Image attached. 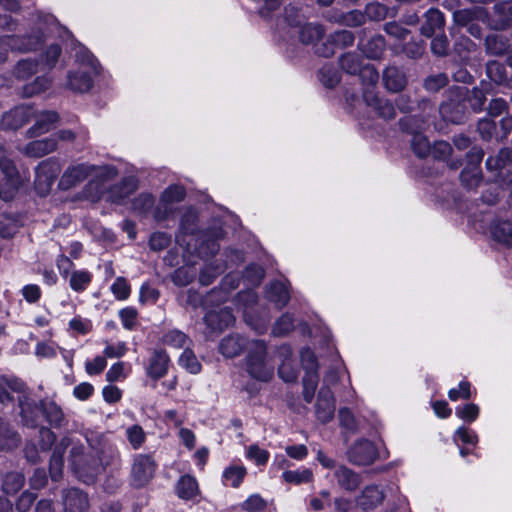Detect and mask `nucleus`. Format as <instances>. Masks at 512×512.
<instances>
[{
    "instance_id": "58",
    "label": "nucleus",
    "mask_w": 512,
    "mask_h": 512,
    "mask_svg": "<svg viewBox=\"0 0 512 512\" xmlns=\"http://www.w3.org/2000/svg\"><path fill=\"white\" fill-rule=\"evenodd\" d=\"M225 266L224 265H217L214 266L212 264L206 265L199 274V282L203 286L210 285L215 278L224 271Z\"/></svg>"
},
{
    "instance_id": "7",
    "label": "nucleus",
    "mask_w": 512,
    "mask_h": 512,
    "mask_svg": "<svg viewBox=\"0 0 512 512\" xmlns=\"http://www.w3.org/2000/svg\"><path fill=\"white\" fill-rule=\"evenodd\" d=\"M155 470L156 463L150 455H136L131 468L132 485L137 488L145 486L154 477Z\"/></svg>"
},
{
    "instance_id": "43",
    "label": "nucleus",
    "mask_w": 512,
    "mask_h": 512,
    "mask_svg": "<svg viewBox=\"0 0 512 512\" xmlns=\"http://www.w3.org/2000/svg\"><path fill=\"white\" fill-rule=\"evenodd\" d=\"M25 478L20 472H9L5 474L2 481V490L6 494H16L24 485Z\"/></svg>"
},
{
    "instance_id": "9",
    "label": "nucleus",
    "mask_w": 512,
    "mask_h": 512,
    "mask_svg": "<svg viewBox=\"0 0 512 512\" xmlns=\"http://www.w3.org/2000/svg\"><path fill=\"white\" fill-rule=\"evenodd\" d=\"M362 97L365 104L370 107L378 117L386 121L393 120L396 117L395 105L391 100L380 97L371 89L362 90Z\"/></svg>"
},
{
    "instance_id": "4",
    "label": "nucleus",
    "mask_w": 512,
    "mask_h": 512,
    "mask_svg": "<svg viewBox=\"0 0 512 512\" xmlns=\"http://www.w3.org/2000/svg\"><path fill=\"white\" fill-rule=\"evenodd\" d=\"M317 460L323 467L334 469V480L341 489L347 492H354L361 485L363 479L360 473L355 472L343 464L337 465L334 459L326 456L321 450L317 452Z\"/></svg>"
},
{
    "instance_id": "62",
    "label": "nucleus",
    "mask_w": 512,
    "mask_h": 512,
    "mask_svg": "<svg viewBox=\"0 0 512 512\" xmlns=\"http://www.w3.org/2000/svg\"><path fill=\"white\" fill-rule=\"evenodd\" d=\"M36 170L39 171L40 174H46L48 177H50V179L56 180L60 173L61 167L57 159L49 158L45 161H42L36 167Z\"/></svg>"
},
{
    "instance_id": "2",
    "label": "nucleus",
    "mask_w": 512,
    "mask_h": 512,
    "mask_svg": "<svg viewBox=\"0 0 512 512\" xmlns=\"http://www.w3.org/2000/svg\"><path fill=\"white\" fill-rule=\"evenodd\" d=\"M117 175V169L113 166H96L89 163H78L69 166L61 176L59 187L68 190L75 187L90 176L101 180L113 179Z\"/></svg>"
},
{
    "instance_id": "49",
    "label": "nucleus",
    "mask_w": 512,
    "mask_h": 512,
    "mask_svg": "<svg viewBox=\"0 0 512 512\" xmlns=\"http://www.w3.org/2000/svg\"><path fill=\"white\" fill-rule=\"evenodd\" d=\"M239 286V280L233 275H226L221 283L219 288H215L217 290L216 293V301L218 303L225 302L229 292L236 289Z\"/></svg>"
},
{
    "instance_id": "55",
    "label": "nucleus",
    "mask_w": 512,
    "mask_h": 512,
    "mask_svg": "<svg viewBox=\"0 0 512 512\" xmlns=\"http://www.w3.org/2000/svg\"><path fill=\"white\" fill-rule=\"evenodd\" d=\"M329 41L334 44V47L346 48L353 45L355 36L349 30H340L330 34Z\"/></svg>"
},
{
    "instance_id": "57",
    "label": "nucleus",
    "mask_w": 512,
    "mask_h": 512,
    "mask_svg": "<svg viewBox=\"0 0 512 512\" xmlns=\"http://www.w3.org/2000/svg\"><path fill=\"white\" fill-rule=\"evenodd\" d=\"M320 82L327 88H333L339 83L337 71L330 65H324L318 71Z\"/></svg>"
},
{
    "instance_id": "3",
    "label": "nucleus",
    "mask_w": 512,
    "mask_h": 512,
    "mask_svg": "<svg viewBox=\"0 0 512 512\" xmlns=\"http://www.w3.org/2000/svg\"><path fill=\"white\" fill-rule=\"evenodd\" d=\"M246 371L258 380L267 382L273 377L274 365L267 358V345L263 340H251L246 356Z\"/></svg>"
},
{
    "instance_id": "46",
    "label": "nucleus",
    "mask_w": 512,
    "mask_h": 512,
    "mask_svg": "<svg viewBox=\"0 0 512 512\" xmlns=\"http://www.w3.org/2000/svg\"><path fill=\"white\" fill-rule=\"evenodd\" d=\"M448 83L449 78L446 73L431 74L423 80V88L428 92L436 93Z\"/></svg>"
},
{
    "instance_id": "63",
    "label": "nucleus",
    "mask_w": 512,
    "mask_h": 512,
    "mask_svg": "<svg viewBox=\"0 0 512 512\" xmlns=\"http://www.w3.org/2000/svg\"><path fill=\"white\" fill-rule=\"evenodd\" d=\"M486 49L492 55H503L508 46L501 36L493 35L486 38Z\"/></svg>"
},
{
    "instance_id": "20",
    "label": "nucleus",
    "mask_w": 512,
    "mask_h": 512,
    "mask_svg": "<svg viewBox=\"0 0 512 512\" xmlns=\"http://www.w3.org/2000/svg\"><path fill=\"white\" fill-rule=\"evenodd\" d=\"M169 361V356L164 350H154L146 367L147 376L153 380L164 377L168 372Z\"/></svg>"
},
{
    "instance_id": "35",
    "label": "nucleus",
    "mask_w": 512,
    "mask_h": 512,
    "mask_svg": "<svg viewBox=\"0 0 512 512\" xmlns=\"http://www.w3.org/2000/svg\"><path fill=\"white\" fill-rule=\"evenodd\" d=\"M493 239L508 247H512V223L509 221H498L491 227Z\"/></svg>"
},
{
    "instance_id": "32",
    "label": "nucleus",
    "mask_w": 512,
    "mask_h": 512,
    "mask_svg": "<svg viewBox=\"0 0 512 512\" xmlns=\"http://www.w3.org/2000/svg\"><path fill=\"white\" fill-rule=\"evenodd\" d=\"M267 298L278 308H283L290 300V294L286 285L280 281L272 282L266 291Z\"/></svg>"
},
{
    "instance_id": "16",
    "label": "nucleus",
    "mask_w": 512,
    "mask_h": 512,
    "mask_svg": "<svg viewBox=\"0 0 512 512\" xmlns=\"http://www.w3.org/2000/svg\"><path fill=\"white\" fill-rule=\"evenodd\" d=\"M64 512H86L89 508L87 494L77 488L63 490Z\"/></svg>"
},
{
    "instance_id": "38",
    "label": "nucleus",
    "mask_w": 512,
    "mask_h": 512,
    "mask_svg": "<svg viewBox=\"0 0 512 512\" xmlns=\"http://www.w3.org/2000/svg\"><path fill=\"white\" fill-rule=\"evenodd\" d=\"M460 180L469 190L476 188L482 181V173L477 165H467L460 174Z\"/></svg>"
},
{
    "instance_id": "33",
    "label": "nucleus",
    "mask_w": 512,
    "mask_h": 512,
    "mask_svg": "<svg viewBox=\"0 0 512 512\" xmlns=\"http://www.w3.org/2000/svg\"><path fill=\"white\" fill-rule=\"evenodd\" d=\"M325 30L323 26L314 23L303 25L299 31V39L305 45H315L323 39Z\"/></svg>"
},
{
    "instance_id": "44",
    "label": "nucleus",
    "mask_w": 512,
    "mask_h": 512,
    "mask_svg": "<svg viewBox=\"0 0 512 512\" xmlns=\"http://www.w3.org/2000/svg\"><path fill=\"white\" fill-rule=\"evenodd\" d=\"M22 222L18 216L3 215L0 219V236L2 238H11L19 230Z\"/></svg>"
},
{
    "instance_id": "51",
    "label": "nucleus",
    "mask_w": 512,
    "mask_h": 512,
    "mask_svg": "<svg viewBox=\"0 0 512 512\" xmlns=\"http://www.w3.org/2000/svg\"><path fill=\"white\" fill-rule=\"evenodd\" d=\"M411 148L419 158H425L430 154L431 145L426 136L422 133H415L411 139Z\"/></svg>"
},
{
    "instance_id": "40",
    "label": "nucleus",
    "mask_w": 512,
    "mask_h": 512,
    "mask_svg": "<svg viewBox=\"0 0 512 512\" xmlns=\"http://www.w3.org/2000/svg\"><path fill=\"white\" fill-rule=\"evenodd\" d=\"M482 9L479 7H472L466 9H459L453 12V21L458 26L471 25L473 21L481 17Z\"/></svg>"
},
{
    "instance_id": "47",
    "label": "nucleus",
    "mask_w": 512,
    "mask_h": 512,
    "mask_svg": "<svg viewBox=\"0 0 512 512\" xmlns=\"http://www.w3.org/2000/svg\"><path fill=\"white\" fill-rule=\"evenodd\" d=\"M76 60L81 66L86 67V71L93 72V75L99 73V63L97 59L86 48H79L76 52Z\"/></svg>"
},
{
    "instance_id": "24",
    "label": "nucleus",
    "mask_w": 512,
    "mask_h": 512,
    "mask_svg": "<svg viewBox=\"0 0 512 512\" xmlns=\"http://www.w3.org/2000/svg\"><path fill=\"white\" fill-rule=\"evenodd\" d=\"M384 493L377 485L366 486L357 498L358 505L364 509H374L384 500Z\"/></svg>"
},
{
    "instance_id": "29",
    "label": "nucleus",
    "mask_w": 512,
    "mask_h": 512,
    "mask_svg": "<svg viewBox=\"0 0 512 512\" xmlns=\"http://www.w3.org/2000/svg\"><path fill=\"white\" fill-rule=\"evenodd\" d=\"M21 442L19 434L4 419L0 418V450H11Z\"/></svg>"
},
{
    "instance_id": "18",
    "label": "nucleus",
    "mask_w": 512,
    "mask_h": 512,
    "mask_svg": "<svg viewBox=\"0 0 512 512\" xmlns=\"http://www.w3.org/2000/svg\"><path fill=\"white\" fill-rule=\"evenodd\" d=\"M500 124L504 130L503 135L499 138L497 135L496 122L484 118L478 121L477 130L484 141H491L492 139L501 140L507 136V133L512 129V117L503 118Z\"/></svg>"
},
{
    "instance_id": "28",
    "label": "nucleus",
    "mask_w": 512,
    "mask_h": 512,
    "mask_svg": "<svg viewBox=\"0 0 512 512\" xmlns=\"http://www.w3.org/2000/svg\"><path fill=\"white\" fill-rule=\"evenodd\" d=\"M138 187V181L134 177H126L119 184L110 189V197L113 202L120 203L129 197Z\"/></svg>"
},
{
    "instance_id": "50",
    "label": "nucleus",
    "mask_w": 512,
    "mask_h": 512,
    "mask_svg": "<svg viewBox=\"0 0 512 512\" xmlns=\"http://www.w3.org/2000/svg\"><path fill=\"white\" fill-rule=\"evenodd\" d=\"M246 475V468L244 466H230L223 472V479L227 485L238 487Z\"/></svg>"
},
{
    "instance_id": "56",
    "label": "nucleus",
    "mask_w": 512,
    "mask_h": 512,
    "mask_svg": "<svg viewBox=\"0 0 512 512\" xmlns=\"http://www.w3.org/2000/svg\"><path fill=\"white\" fill-rule=\"evenodd\" d=\"M267 507V501L259 494L249 496L240 505V509L244 512H263Z\"/></svg>"
},
{
    "instance_id": "14",
    "label": "nucleus",
    "mask_w": 512,
    "mask_h": 512,
    "mask_svg": "<svg viewBox=\"0 0 512 512\" xmlns=\"http://www.w3.org/2000/svg\"><path fill=\"white\" fill-rule=\"evenodd\" d=\"M315 413L322 423H327L334 417L335 399L328 386L323 385L319 390Z\"/></svg>"
},
{
    "instance_id": "60",
    "label": "nucleus",
    "mask_w": 512,
    "mask_h": 512,
    "mask_svg": "<svg viewBox=\"0 0 512 512\" xmlns=\"http://www.w3.org/2000/svg\"><path fill=\"white\" fill-rule=\"evenodd\" d=\"M294 328L293 317L289 314H283L274 324L272 333L275 336H285Z\"/></svg>"
},
{
    "instance_id": "31",
    "label": "nucleus",
    "mask_w": 512,
    "mask_h": 512,
    "mask_svg": "<svg viewBox=\"0 0 512 512\" xmlns=\"http://www.w3.org/2000/svg\"><path fill=\"white\" fill-rule=\"evenodd\" d=\"M488 78L497 85H505L512 88V77L507 78L505 66L496 60L488 61L486 64Z\"/></svg>"
},
{
    "instance_id": "34",
    "label": "nucleus",
    "mask_w": 512,
    "mask_h": 512,
    "mask_svg": "<svg viewBox=\"0 0 512 512\" xmlns=\"http://www.w3.org/2000/svg\"><path fill=\"white\" fill-rule=\"evenodd\" d=\"M176 493L179 498L190 500L199 493L196 479L190 475L182 476L176 484Z\"/></svg>"
},
{
    "instance_id": "10",
    "label": "nucleus",
    "mask_w": 512,
    "mask_h": 512,
    "mask_svg": "<svg viewBox=\"0 0 512 512\" xmlns=\"http://www.w3.org/2000/svg\"><path fill=\"white\" fill-rule=\"evenodd\" d=\"M186 195L185 188L181 185H170L161 195V205L154 211V218L157 221L165 220L172 213L170 205L184 200Z\"/></svg>"
},
{
    "instance_id": "54",
    "label": "nucleus",
    "mask_w": 512,
    "mask_h": 512,
    "mask_svg": "<svg viewBox=\"0 0 512 512\" xmlns=\"http://www.w3.org/2000/svg\"><path fill=\"white\" fill-rule=\"evenodd\" d=\"M282 477L287 483L299 485L301 483L310 482L313 474L309 469L287 470L283 472Z\"/></svg>"
},
{
    "instance_id": "37",
    "label": "nucleus",
    "mask_w": 512,
    "mask_h": 512,
    "mask_svg": "<svg viewBox=\"0 0 512 512\" xmlns=\"http://www.w3.org/2000/svg\"><path fill=\"white\" fill-rule=\"evenodd\" d=\"M426 122L425 116L407 115L402 117L398 124L401 131L414 136L415 133H421Z\"/></svg>"
},
{
    "instance_id": "15",
    "label": "nucleus",
    "mask_w": 512,
    "mask_h": 512,
    "mask_svg": "<svg viewBox=\"0 0 512 512\" xmlns=\"http://www.w3.org/2000/svg\"><path fill=\"white\" fill-rule=\"evenodd\" d=\"M382 83L388 92L399 93L406 88L408 77L399 67L389 65L382 72Z\"/></svg>"
},
{
    "instance_id": "64",
    "label": "nucleus",
    "mask_w": 512,
    "mask_h": 512,
    "mask_svg": "<svg viewBox=\"0 0 512 512\" xmlns=\"http://www.w3.org/2000/svg\"><path fill=\"white\" fill-rule=\"evenodd\" d=\"M403 53L410 59H420L425 52V42L423 40H411L404 44Z\"/></svg>"
},
{
    "instance_id": "12",
    "label": "nucleus",
    "mask_w": 512,
    "mask_h": 512,
    "mask_svg": "<svg viewBox=\"0 0 512 512\" xmlns=\"http://www.w3.org/2000/svg\"><path fill=\"white\" fill-rule=\"evenodd\" d=\"M21 423L29 428H36L39 425V414L41 413L40 401L37 402L29 394L18 396Z\"/></svg>"
},
{
    "instance_id": "21",
    "label": "nucleus",
    "mask_w": 512,
    "mask_h": 512,
    "mask_svg": "<svg viewBox=\"0 0 512 512\" xmlns=\"http://www.w3.org/2000/svg\"><path fill=\"white\" fill-rule=\"evenodd\" d=\"M59 120L55 111H42L35 115V123L27 130L29 137L39 136L50 131Z\"/></svg>"
},
{
    "instance_id": "59",
    "label": "nucleus",
    "mask_w": 512,
    "mask_h": 512,
    "mask_svg": "<svg viewBox=\"0 0 512 512\" xmlns=\"http://www.w3.org/2000/svg\"><path fill=\"white\" fill-rule=\"evenodd\" d=\"M111 292L117 300H126L131 294V287L124 277H117L111 285Z\"/></svg>"
},
{
    "instance_id": "42",
    "label": "nucleus",
    "mask_w": 512,
    "mask_h": 512,
    "mask_svg": "<svg viewBox=\"0 0 512 512\" xmlns=\"http://www.w3.org/2000/svg\"><path fill=\"white\" fill-rule=\"evenodd\" d=\"M339 64L343 71L350 75H356L362 68V58L355 52H348L339 58Z\"/></svg>"
},
{
    "instance_id": "53",
    "label": "nucleus",
    "mask_w": 512,
    "mask_h": 512,
    "mask_svg": "<svg viewBox=\"0 0 512 512\" xmlns=\"http://www.w3.org/2000/svg\"><path fill=\"white\" fill-rule=\"evenodd\" d=\"M126 437L129 444L134 450L139 449L146 440V434L143 428L138 424L129 426L126 429Z\"/></svg>"
},
{
    "instance_id": "6",
    "label": "nucleus",
    "mask_w": 512,
    "mask_h": 512,
    "mask_svg": "<svg viewBox=\"0 0 512 512\" xmlns=\"http://www.w3.org/2000/svg\"><path fill=\"white\" fill-rule=\"evenodd\" d=\"M45 41L44 32L38 28L27 35H5L1 38L2 47L10 48L19 52H29L36 50Z\"/></svg>"
},
{
    "instance_id": "22",
    "label": "nucleus",
    "mask_w": 512,
    "mask_h": 512,
    "mask_svg": "<svg viewBox=\"0 0 512 512\" xmlns=\"http://www.w3.org/2000/svg\"><path fill=\"white\" fill-rule=\"evenodd\" d=\"M249 343L240 335H228L219 343V352L227 358H233L240 355L244 348L248 350Z\"/></svg>"
},
{
    "instance_id": "52",
    "label": "nucleus",
    "mask_w": 512,
    "mask_h": 512,
    "mask_svg": "<svg viewBox=\"0 0 512 512\" xmlns=\"http://www.w3.org/2000/svg\"><path fill=\"white\" fill-rule=\"evenodd\" d=\"M216 289H212L205 297H202L198 292L194 290H189L187 292V304L192 306L193 308H197L199 306H205L209 303H213L214 298L216 299Z\"/></svg>"
},
{
    "instance_id": "8",
    "label": "nucleus",
    "mask_w": 512,
    "mask_h": 512,
    "mask_svg": "<svg viewBox=\"0 0 512 512\" xmlns=\"http://www.w3.org/2000/svg\"><path fill=\"white\" fill-rule=\"evenodd\" d=\"M350 463L357 466L371 465L378 458V450L373 442L367 439L356 441L346 452Z\"/></svg>"
},
{
    "instance_id": "5",
    "label": "nucleus",
    "mask_w": 512,
    "mask_h": 512,
    "mask_svg": "<svg viewBox=\"0 0 512 512\" xmlns=\"http://www.w3.org/2000/svg\"><path fill=\"white\" fill-rule=\"evenodd\" d=\"M439 113L446 122L460 124L465 121L467 105L463 87L449 89L447 100L439 106Z\"/></svg>"
},
{
    "instance_id": "41",
    "label": "nucleus",
    "mask_w": 512,
    "mask_h": 512,
    "mask_svg": "<svg viewBox=\"0 0 512 512\" xmlns=\"http://www.w3.org/2000/svg\"><path fill=\"white\" fill-rule=\"evenodd\" d=\"M0 170L7 181H20L14 162L8 157L5 147L0 143Z\"/></svg>"
},
{
    "instance_id": "30",
    "label": "nucleus",
    "mask_w": 512,
    "mask_h": 512,
    "mask_svg": "<svg viewBox=\"0 0 512 512\" xmlns=\"http://www.w3.org/2000/svg\"><path fill=\"white\" fill-rule=\"evenodd\" d=\"M99 460L101 461V470L106 467H118L121 464L120 452L116 445L110 443H103L100 451L98 452Z\"/></svg>"
},
{
    "instance_id": "17",
    "label": "nucleus",
    "mask_w": 512,
    "mask_h": 512,
    "mask_svg": "<svg viewBox=\"0 0 512 512\" xmlns=\"http://www.w3.org/2000/svg\"><path fill=\"white\" fill-rule=\"evenodd\" d=\"M445 16L437 8H430L424 14V22L420 27V33L427 37H433L437 32H444Z\"/></svg>"
},
{
    "instance_id": "23",
    "label": "nucleus",
    "mask_w": 512,
    "mask_h": 512,
    "mask_svg": "<svg viewBox=\"0 0 512 512\" xmlns=\"http://www.w3.org/2000/svg\"><path fill=\"white\" fill-rule=\"evenodd\" d=\"M204 321L213 331H222L234 322V316L227 308L208 311Z\"/></svg>"
},
{
    "instance_id": "27",
    "label": "nucleus",
    "mask_w": 512,
    "mask_h": 512,
    "mask_svg": "<svg viewBox=\"0 0 512 512\" xmlns=\"http://www.w3.org/2000/svg\"><path fill=\"white\" fill-rule=\"evenodd\" d=\"M93 72L86 71V70H78L74 73H70L68 75V87L75 91L84 93L91 89L93 85V78H92Z\"/></svg>"
},
{
    "instance_id": "48",
    "label": "nucleus",
    "mask_w": 512,
    "mask_h": 512,
    "mask_svg": "<svg viewBox=\"0 0 512 512\" xmlns=\"http://www.w3.org/2000/svg\"><path fill=\"white\" fill-rule=\"evenodd\" d=\"M357 74H359L363 90L371 89L374 91V87L379 80V73L376 68L372 65H363Z\"/></svg>"
},
{
    "instance_id": "45",
    "label": "nucleus",
    "mask_w": 512,
    "mask_h": 512,
    "mask_svg": "<svg viewBox=\"0 0 512 512\" xmlns=\"http://www.w3.org/2000/svg\"><path fill=\"white\" fill-rule=\"evenodd\" d=\"M464 95L466 97V102H468L471 108L475 111H481L485 101H486V93L483 88L474 87L471 90L464 88Z\"/></svg>"
},
{
    "instance_id": "19",
    "label": "nucleus",
    "mask_w": 512,
    "mask_h": 512,
    "mask_svg": "<svg viewBox=\"0 0 512 512\" xmlns=\"http://www.w3.org/2000/svg\"><path fill=\"white\" fill-rule=\"evenodd\" d=\"M71 444H73L71 439L68 436H64L54 447L49 463V472L53 481H58L62 476L64 453Z\"/></svg>"
},
{
    "instance_id": "61",
    "label": "nucleus",
    "mask_w": 512,
    "mask_h": 512,
    "mask_svg": "<svg viewBox=\"0 0 512 512\" xmlns=\"http://www.w3.org/2000/svg\"><path fill=\"white\" fill-rule=\"evenodd\" d=\"M388 8L379 2L369 3L365 7L366 18L372 21H381L386 18Z\"/></svg>"
},
{
    "instance_id": "36",
    "label": "nucleus",
    "mask_w": 512,
    "mask_h": 512,
    "mask_svg": "<svg viewBox=\"0 0 512 512\" xmlns=\"http://www.w3.org/2000/svg\"><path fill=\"white\" fill-rule=\"evenodd\" d=\"M92 279V274L87 270H73L69 276V286L73 291L81 293L88 288Z\"/></svg>"
},
{
    "instance_id": "11",
    "label": "nucleus",
    "mask_w": 512,
    "mask_h": 512,
    "mask_svg": "<svg viewBox=\"0 0 512 512\" xmlns=\"http://www.w3.org/2000/svg\"><path fill=\"white\" fill-rule=\"evenodd\" d=\"M34 116L33 109L26 105L16 106L5 112L0 121V129L17 130L24 126Z\"/></svg>"
},
{
    "instance_id": "13",
    "label": "nucleus",
    "mask_w": 512,
    "mask_h": 512,
    "mask_svg": "<svg viewBox=\"0 0 512 512\" xmlns=\"http://www.w3.org/2000/svg\"><path fill=\"white\" fill-rule=\"evenodd\" d=\"M40 409L41 415L50 427L61 429L68 425V419L62 407L54 400L48 398L40 400Z\"/></svg>"
},
{
    "instance_id": "1",
    "label": "nucleus",
    "mask_w": 512,
    "mask_h": 512,
    "mask_svg": "<svg viewBox=\"0 0 512 512\" xmlns=\"http://www.w3.org/2000/svg\"><path fill=\"white\" fill-rule=\"evenodd\" d=\"M69 461L75 475L86 484L94 483L102 472L98 451L93 447L91 450L85 451L82 444H73Z\"/></svg>"
},
{
    "instance_id": "39",
    "label": "nucleus",
    "mask_w": 512,
    "mask_h": 512,
    "mask_svg": "<svg viewBox=\"0 0 512 512\" xmlns=\"http://www.w3.org/2000/svg\"><path fill=\"white\" fill-rule=\"evenodd\" d=\"M38 71V61L27 58L19 60L13 70L14 76L19 80H26Z\"/></svg>"
},
{
    "instance_id": "26",
    "label": "nucleus",
    "mask_w": 512,
    "mask_h": 512,
    "mask_svg": "<svg viewBox=\"0 0 512 512\" xmlns=\"http://www.w3.org/2000/svg\"><path fill=\"white\" fill-rule=\"evenodd\" d=\"M56 148L57 139L55 137H47L29 142L23 151L27 156L40 158L55 151Z\"/></svg>"
},
{
    "instance_id": "25",
    "label": "nucleus",
    "mask_w": 512,
    "mask_h": 512,
    "mask_svg": "<svg viewBox=\"0 0 512 512\" xmlns=\"http://www.w3.org/2000/svg\"><path fill=\"white\" fill-rule=\"evenodd\" d=\"M386 41L382 35H374L367 40L361 39L358 43V48L369 59L381 58L385 51Z\"/></svg>"
}]
</instances>
